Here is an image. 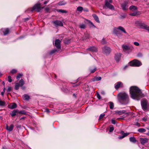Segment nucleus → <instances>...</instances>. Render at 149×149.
<instances>
[{"instance_id": "nucleus-1", "label": "nucleus", "mask_w": 149, "mask_h": 149, "mask_svg": "<svg viewBox=\"0 0 149 149\" xmlns=\"http://www.w3.org/2000/svg\"><path fill=\"white\" fill-rule=\"evenodd\" d=\"M130 91L131 97L133 99L139 100L140 98L143 97L141 90L136 86H131Z\"/></svg>"}, {"instance_id": "nucleus-5", "label": "nucleus", "mask_w": 149, "mask_h": 149, "mask_svg": "<svg viewBox=\"0 0 149 149\" xmlns=\"http://www.w3.org/2000/svg\"><path fill=\"white\" fill-rule=\"evenodd\" d=\"M141 105L143 109L145 110L148 108V106L147 104V100L145 99H143L141 102Z\"/></svg>"}, {"instance_id": "nucleus-42", "label": "nucleus", "mask_w": 149, "mask_h": 149, "mask_svg": "<svg viewBox=\"0 0 149 149\" xmlns=\"http://www.w3.org/2000/svg\"><path fill=\"white\" fill-rule=\"evenodd\" d=\"M17 72V70L15 69H13L11 71V73L13 74Z\"/></svg>"}, {"instance_id": "nucleus-21", "label": "nucleus", "mask_w": 149, "mask_h": 149, "mask_svg": "<svg viewBox=\"0 0 149 149\" xmlns=\"http://www.w3.org/2000/svg\"><path fill=\"white\" fill-rule=\"evenodd\" d=\"M140 13V12L139 11L136 10V11H134V13H130V15L132 16H135L136 15H139Z\"/></svg>"}, {"instance_id": "nucleus-25", "label": "nucleus", "mask_w": 149, "mask_h": 149, "mask_svg": "<svg viewBox=\"0 0 149 149\" xmlns=\"http://www.w3.org/2000/svg\"><path fill=\"white\" fill-rule=\"evenodd\" d=\"M20 86H22L24 84V82L23 79H21L18 83Z\"/></svg>"}, {"instance_id": "nucleus-44", "label": "nucleus", "mask_w": 149, "mask_h": 149, "mask_svg": "<svg viewBox=\"0 0 149 149\" xmlns=\"http://www.w3.org/2000/svg\"><path fill=\"white\" fill-rule=\"evenodd\" d=\"M116 113L119 114H121L122 113H123L124 112L122 111H118L116 112Z\"/></svg>"}, {"instance_id": "nucleus-64", "label": "nucleus", "mask_w": 149, "mask_h": 149, "mask_svg": "<svg viewBox=\"0 0 149 149\" xmlns=\"http://www.w3.org/2000/svg\"><path fill=\"white\" fill-rule=\"evenodd\" d=\"M101 94H104V91H102L101 92Z\"/></svg>"}, {"instance_id": "nucleus-29", "label": "nucleus", "mask_w": 149, "mask_h": 149, "mask_svg": "<svg viewBox=\"0 0 149 149\" xmlns=\"http://www.w3.org/2000/svg\"><path fill=\"white\" fill-rule=\"evenodd\" d=\"M143 28L149 32V26L146 25H144L143 26Z\"/></svg>"}, {"instance_id": "nucleus-40", "label": "nucleus", "mask_w": 149, "mask_h": 149, "mask_svg": "<svg viewBox=\"0 0 149 149\" xmlns=\"http://www.w3.org/2000/svg\"><path fill=\"white\" fill-rule=\"evenodd\" d=\"M114 128L113 126L110 127L109 132H112L114 130Z\"/></svg>"}, {"instance_id": "nucleus-15", "label": "nucleus", "mask_w": 149, "mask_h": 149, "mask_svg": "<svg viewBox=\"0 0 149 149\" xmlns=\"http://www.w3.org/2000/svg\"><path fill=\"white\" fill-rule=\"evenodd\" d=\"M122 84L121 82H118L116 84H115V88L116 89H118L119 88L122 87Z\"/></svg>"}, {"instance_id": "nucleus-13", "label": "nucleus", "mask_w": 149, "mask_h": 149, "mask_svg": "<svg viewBox=\"0 0 149 149\" xmlns=\"http://www.w3.org/2000/svg\"><path fill=\"white\" fill-rule=\"evenodd\" d=\"M121 54L120 53H117L116 54L115 56V58L117 62H118L121 59Z\"/></svg>"}, {"instance_id": "nucleus-17", "label": "nucleus", "mask_w": 149, "mask_h": 149, "mask_svg": "<svg viewBox=\"0 0 149 149\" xmlns=\"http://www.w3.org/2000/svg\"><path fill=\"white\" fill-rule=\"evenodd\" d=\"M14 125L13 124L10 125L9 126L7 125L6 126V129L10 132L13 129Z\"/></svg>"}, {"instance_id": "nucleus-49", "label": "nucleus", "mask_w": 149, "mask_h": 149, "mask_svg": "<svg viewBox=\"0 0 149 149\" xmlns=\"http://www.w3.org/2000/svg\"><path fill=\"white\" fill-rule=\"evenodd\" d=\"M134 44L136 46H139V43L137 42H134Z\"/></svg>"}, {"instance_id": "nucleus-14", "label": "nucleus", "mask_w": 149, "mask_h": 149, "mask_svg": "<svg viewBox=\"0 0 149 149\" xmlns=\"http://www.w3.org/2000/svg\"><path fill=\"white\" fill-rule=\"evenodd\" d=\"M8 107V108L11 109H13L16 108L17 107V105L15 103H13L9 105Z\"/></svg>"}, {"instance_id": "nucleus-8", "label": "nucleus", "mask_w": 149, "mask_h": 149, "mask_svg": "<svg viewBox=\"0 0 149 149\" xmlns=\"http://www.w3.org/2000/svg\"><path fill=\"white\" fill-rule=\"evenodd\" d=\"M43 8L41 7V5L40 3H37L35 4L31 10H35L36 11L39 12Z\"/></svg>"}, {"instance_id": "nucleus-3", "label": "nucleus", "mask_w": 149, "mask_h": 149, "mask_svg": "<svg viewBox=\"0 0 149 149\" xmlns=\"http://www.w3.org/2000/svg\"><path fill=\"white\" fill-rule=\"evenodd\" d=\"M120 30L125 34H127L125 29L121 26H119L118 27L115 28L114 29L113 33L117 36H119L120 35V33L118 31Z\"/></svg>"}, {"instance_id": "nucleus-57", "label": "nucleus", "mask_w": 149, "mask_h": 149, "mask_svg": "<svg viewBox=\"0 0 149 149\" xmlns=\"http://www.w3.org/2000/svg\"><path fill=\"white\" fill-rule=\"evenodd\" d=\"M45 111L48 113L49 112V111L48 109H46Z\"/></svg>"}, {"instance_id": "nucleus-38", "label": "nucleus", "mask_w": 149, "mask_h": 149, "mask_svg": "<svg viewBox=\"0 0 149 149\" xmlns=\"http://www.w3.org/2000/svg\"><path fill=\"white\" fill-rule=\"evenodd\" d=\"M57 11L59 12L62 13H66L67 12L66 10H58Z\"/></svg>"}, {"instance_id": "nucleus-48", "label": "nucleus", "mask_w": 149, "mask_h": 149, "mask_svg": "<svg viewBox=\"0 0 149 149\" xmlns=\"http://www.w3.org/2000/svg\"><path fill=\"white\" fill-rule=\"evenodd\" d=\"M96 81H98L101 79V77H96Z\"/></svg>"}, {"instance_id": "nucleus-63", "label": "nucleus", "mask_w": 149, "mask_h": 149, "mask_svg": "<svg viewBox=\"0 0 149 149\" xmlns=\"http://www.w3.org/2000/svg\"><path fill=\"white\" fill-rule=\"evenodd\" d=\"M47 2H48L47 1H46L44 2V3L45 4H47Z\"/></svg>"}, {"instance_id": "nucleus-19", "label": "nucleus", "mask_w": 149, "mask_h": 149, "mask_svg": "<svg viewBox=\"0 0 149 149\" xmlns=\"http://www.w3.org/2000/svg\"><path fill=\"white\" fill-rule=\"evenodd\" d=\"M87 50H89L93 52H96L97 51V48L94 46L91 47L87 49Z\"/></svg>"}, {"instance_id": "nucleus-9", "label": "nucleus", "mask_w": 149, "mask_h": 149, "mask_svg": "<svg viewBox=\"0 0 149 149\" xmlns=\"http://www.w3.org/2000/svg\"><path fill=\"white\" fill-rule=\"evenodd\" d=\"M52 23L54 26L56 27L58 26H63V23L60 21L58 20H56L52 22Z\"/></svg>"}, {"instance_id": "nucleus-53", "label": "nucleus", "mask_w": 149, "mask_h": 149, "mask_svg": "<svg viewBox=\"0 0 149 149\" xmlns=\"http://www.w3.org/2000/svg\"><path fill=\"white\" fill-rule=\"evenodd\" d=\"M91 80L93 81H96V77L92 79H91Z\"/></svg>"}, {"instance_id": "nucleus-36", "label": "nucleus", "mask_w": 149, "mask_h": 149, "mask_svg": "<svg viewBox=\"0 0 149 149\" xmlns=\"http://www.w3.org/2000/svg\"><path fill=\"white\" fill-rule=\"evenodd\" d=\"M23 76V74L22 73L18 74L16 76V78L17 79H19L21 77Z\"/></svg>"}, {"instance_id": "nucleus-10", "label": "nucleus", "mask_w": 149, "mask_h": 149, "mask_svg": "<svg viewBox=\"0 0 149 149\" xmlns=\"http://www.w3.org/2000/svg\"><path fill=\"white\" fill-rule=\"evenodd\" d=\"M148 140L149 139L147 138H140V143L142 145H144V144L148 143Z\"/></svg>"}, {"instance_id": "nucleus-37", "label": "nucleus", "mask_w": 149, "mask_h": 149, "mask_svg": "<svg viewBox=\"0 0 149 149\" xmlns=\"http://www.w3.org/2000/svg\"><path fill=\"white\" fill-rule=\"evenodd\" d=\"M80 28L81 29H84L86 27V25L84 24H81L80 25Z\"/></svg>"}, {"instance_id": "nucleus-34", "label": "nucleus", "mask_w": 149, "mask_h": 149, "mask_svg": "<svg viewBox=\"0 0 149 149\" xmlns=\"http://www.w3.org/2000/svg\"><path fill=\"white\" fill-rule=\"evenodd\" d=\"M6 104L5 102L2 101L0 100V106H3L5 105Z\"/></svg>"}, {"instance_id": "nucleus-61", "label": "nucleus", "mask_w": 149, "mask_h": 149, "mask_svg": "<svg viewBox=\"0 0 149 149\" xmlns=\"http://www.w3.org/2000/svg\"><path fill=\"white\" fill-rule=\"evenodd\" d=\"M45 10L47 11H48L49 10V8H45Z\"/></svg>"}, {"instance_id": "nucleus-26", "label": "nucleus", "mask_w": 149, "mask_h": 149, "mask_svg": "<svg viewBox=\"0 0 149 149\" xmlns=\"http://www.w3.org/2000/svg\"><path fill=\"white\" fill-rule=\"evenodd\" d=\"M138 131L140 133H143L146 131V130L143 128H140L138 129Z\"/></svg>"}, {"instance_id": "nucleus-55", "label": "nucleus", "mask_w": 149, "mask_h": 149, "mask_svg": "<svg viewBox=\"0 0 149 149\" xmlns=\"http://www.w3.org/2000/svg\"><path fill=\"white\" fill-rule=\"evenodd\" d=\"M84 11L86 12H88V10L87 8H85L83 10Z\"/></svg>"}, {"instance_id": "nucleus-35", "label": "nucleus", "mask_w": 149, "mask_h": 149, "mask_svg": "<svg viewBox=\"0 0 149 149\" xmlns=\"http://www.w3.org/2000/svg\"><path fill=\"white\" fill-rule=\"evenodd\" d=\"M56 51L57 50L56 49H54L50 51V52H49V54L50 55H52V54L55 53Z\"/></svg>"}, {"instance_id": "nucleus-22", "label": "nucleus", "mask_w": 149, "mask_h": 149, "mask_svg": "<svg viewBox=\"0 0 149 149\" xmlns=\"http://www.w3.org/2000/svg\"><path fill=\"white\" fill-rule=\"evenodd\" d=\"M129 140L131 142L134 143H135L137 141L136 138L134 136L130 137L129 139Z\"/></svg>"}, {"instance_id": "nucleus-7", "label": "nucleus", "mask_w": 149, "mask_h": 149, "mask_svg": "<svg viewBox=\"0 0 149 149\" xmlns=\"http://www.w3.org/2000/svg\"><path fill=\"white\" fill-rule=\"evenodd\" d=\"M111 52V49L109 47L104 46L102 48V52L106 55H108Z\"/></svg>"}, {"instance_id": "nucleus-20", "label": "nucleus", "mask_w": 149, "mask_h": 149, "mask_svg": "<svg viewBox=\"0 0 149 149\" xmlns=\"http://www.w3.org/2000/svg\"><path fill=\"white\" fill-rule=\"evenodd\" d=\"M129 9L132 11H136L137 10V7L135 6L132 5L130 7Z\"/></svg>"}, {"instance_id": "nucleus-4", "label": "nucleus", "mask_w": 149, "mask_h": 149, "mask_svg": "<svg viewBox=\"0 0 149 149\" xmlns=\"http://www.w3.org/2000/svg\"><path fill=\"white\" fill-rule=\"evenodd\" d=\"M129 65L131 66L139 67L142 65V63L140 61L134 59L130 62Z\"/></svg>"}, {"instance_id": "nucleus-24", "label": "nucleus", "mask_w": 149, "mask_h": 149, "mask_svg": "<svg viewBox=\"0 0 149 149\" xmlns=\"http://www.w3.org/2000/svg\"><path fill=\"white\" fill-rule=\"evenodd\" d=\"M18 110L16 109L13 110L11 114V116H12L13 117L15 116L16 115V113H18Z\"/></svg>"}, {"instance_id": "nucleus-43", "label": "nucleus", "mask_w": 149, "mask_h": 149, "mask_svg": "<svg viewBox=\"0 0 149 149\" xmlns=\"http://www.w3.org/2000/svg\"><path fill=\"white\" fill-rule=\"evenodd\" d=\"M111 121L112 124H115L116 123V121L115 120L113 119H112L111 120Z\"/></svg>"}, {"instance_id": "nucleus-58", "label": "nucleus", "mask_w": 149, "mask_h": 149, "mask_svg": "<svg viewBox=\"0 0 149 149\" xmlns=\"http://www.w3.org/2000/svg\"><path fill=\"white\" fill-rule=\"evenodd\" d=\"M147 129H148L149 131L148 133H146V135L148 136H149V128H147Z\"/></svg>"}, {"instance_id": "nucleus-18", "label": "nucleus", "mask_w": 149, "mask_h": 149, "mask_svg": "<svg viewBox=\"0 0 149 149\" xmlns=\"http://www.w3.org/2000/svg\"><path fill=\"white\" fill-rule=\"evenodd\" d=\"M127 4V2L125 1L121 4V7L123 10H125L127 9L126 7Z\"/></svg>"}, {"instance_id": "nucleus-59", "label": "nucleus", "mask_w": 149, "mask_h": 149, "mask_svg": "<svg viewBox=\"0 0 149 149\" xmlns=\"http://www.w3.org/2000/svg\"><path fill=\"white\" fill-rule=\"evenodd\" d=\"M126 17V15H123L121 16V17L123 18H125Z\"/></svg>"}, {"instance_id": "nucleus-47", "label": "nucleus", "mask_w": 149, "mask_h": 149, "mask_svg": "<svg viewBox=\"0 0 149 149\" xmlns=\"http://www.w3.org/2000/svg\"><path fill=\"white\" fill-rule=\"evenodd\" d=\"M101 42L103 44H106V42L105 40V39H103L101 41Z\"/></svg>"}, {"instance_id": "nucleus-2", "label": "nucleus", "mask_w": 149, "mask_h": 149, "mask_svg": "<svg viewBox=\"0 0 149 149\" xmlns=\"http://www.w3.org/2000/svg\"><path fill=\"white\" fill-rule=\"evenodd\" d=\"M118 99L121 104H126L129 102V97L127 94L125 92L120 93L118 95Z\"/></svg>"}, {"instance_id": "nucleus-54", "label": "nucleus", "mask_w": 149, "mask_h": 149, "mask_svg": "<svg viewBox=\"0 0 149 149\" xmlns=\"http://www.w3.org/2000/svg\"><path fill=\"white\" fill-rule=\"evenodd\" d=\"M124 138V137L123 135L122 136H119L118 137V138L120 139H122L123 138Z\"/></svg>"}, {"instance_id": "nucleus-6", "label": "nucleus", "mask_w": 149, "mask_h": 149, "mask_svg": "<svg viewBox=\"0 0 149 149\" xmlns=\"http://www.w3.org/2000/svg\"><path fill=\"white\" fill-rule=\"evenodd\" d=\"M112 2L111 0H106L105 1V5L108 8L114 10V6L110 3Z\"/></svg>"}, {"instance_id": "nucleus-30", "label": "nucleus", "mask_w": 149, "mask_h": 149, "mask_svg": "<svg viewBox=\"0 0 149 149\" xmlns=\"http://www.w3.org/2000/svg\"><path fill=\"white\" fill-rule=\"evenodd\" d=\"M83 9V8L81 6H79L77 8V10L78 11L81 12Z\"/></svg>"}, {"instance_id": "nucleus-27", "label": "nucleus", "mask_w": 149, "mask_h": 149, "mask_svg": "<svg viewBox=\"0 0 149 149\" xmlns=\"http://www.w3.org/2000/svg\"><path fill=\"white\" fill-rule=\"evenodd\" d=\"M23 97L26 100H29L30 99V97L27 94H24L23 95Z\"/></svg>"}, {"instance_id": "nucleus-12", "label": "nucleus", "mask_w": 149, "mask_h": 149, "mask_svg": "<svg viewBox=\"0 0 149 149\" xmlns=\"http://www.w3.org/2000/svg\"><path fill=\"white\" fill-rule=\"evenodd\" d=\"M122 47L123 50L124 52H126L130 50L131 47L129 46L126 45H123L122 46Z\"/></svg>"}, {"instance_id": "nucleus-32", "label": "nucleus", "mask_w": 149, "mask_h": 149, "mask_svg": "<svg viewBox=\"0 0 149 149\" xmlns=\"http://www.w3.org/2000/svg\"><path fill=\"white\" fill-rule=\"evenodd\" d=\"M20 86L18 83H16L15 86V90H17L19 88Z\"/></svg>"}, {"instance_id": "nucleus-28", "label": "nucleus", "mask_w": 149, "mask_h": 149, "mask_svg": "<svg viewBox=\"0 0 149 149\" xmlns=\"http://www.w3.org/2000/svg\"><path fill=\"white\" fill-rule=\"evenodd\" d=\"M121 133L123 134L124 137L129 135L130 133H124L123 131H122L121 132Z\"/></svg>"}, {"instance_id": "nucleus-33", "label": "nucleus", "mask_w": 149, "mask_h": 149, "mask_svg": "<svg viewBox=\"0 0 149 149\" xmlns=\"http://www.w3.org/2000/svg\"><path fill=\"white\" fill-rule=\"evenodd\" d=\"M96 70V68L95 67L93 69H92L91 68H90V70L91 72L92 73H94Z\"/></svg>"}, {"instance_id": "nucleus-56", "label": "nucleus", "mask_w": 149, "mask_h": 149, "mask_svg": "<svg viewBox=\"0 0 149 149\" xmlns=\"http://www.w3.org/2000/svg\"><path fill=\"white\" fill-rule=\"evenodd\" d=\"M147 120V118L146 117H144L143 118V120L144 121H146Z\"/></svg>"}, {"instance_id": "nucleus-23", "label": "nucleus", "mask_w": 149, "mask_h": 149, "mask_svg": "<svg viewBox=\"0 0 149 149\" xmlns=\"http://www.w3.org/2000/svg\"><path fill=\"white\" fill-rule=\"evenodd\" d=\"M92 16L94 19H95V20L98 23H100V21L99 20V19L97 17V16L95 15V14H93L92 15Z\"/></svg>"}, {"instance_id": "nucleus-11", "label": "nucleus", "mask_w": 149, "mask_h": 149, "mask_svg": "<svg viewBox=\"0 0 149 149\" xmlns=\"http://www.w3.org/2000/svg\"><path fill=\"white\" fill-rule=\"evenodd\" d=\"M55 46L58 49L61 48V41L58 39H56L55 42Z\"/></svg>"}, {"instance_id": "nucleus-41", "label": "nucleus", "mask_w": 149, "mask_h": 149, "mask_svg": "<svg viewBox=\"0 0 149 149\" xmlns=\"http://www.w3.org/2000/svg\"><path fill=\"white\" fill-rule=\"evenodd\" d=\"M18 113L22 114H25L26 113V112L24 110H22L19 111H18Z\"/></svg>"}, {"instance_id": "nucleus-31", "label": "nucleus", "mask_w": 149, "mask_h": 149, "mask_svg": "<svg viewBox=\"0 0 149 149\" xmlns=\"http://www.w3.org/2000/svg\"><path fill=\"white\" fill-rule=\"evenodd\" d=\"M109 107L110 109H112L114 107L113 104L112 102H109Z\"/></svg>"}, {"instance_id": "nucleus-45", "label": "nucleus", "mask_w": 149, "mask_h": 149, "mask_svg": "<svg viewBox=\"0 0 149 149\" xmlns=\"http://www.w3.org/2000/svg\"><path fill=\"white\" fill-rule=\"evenodd\" d=\"M12 88L11 87L9 86L8 87L7 91V92H10L11 91Z\"/></svg>"}, {"instance_id": "nucleus-62", "label": "nucleus", "mask_w": 149, "mask_h": 149, "mask_svg": "<svg viewBox=\"0 0 149 149\" xmlns=\"http://www.w3.org/2000/svg\"><path fill=\"white\" fill-rule=\"evenodd\" d=\"M4 92L3 91V92H1V95H4Z\"/></svg>"}, {"instance_id": "nucleus-39", "label": "nucleus", "mask_w": 149, "mask_h": 149, "mask_svg": "<svg viewBox=\"0 0 149 149\" xmlns=\"http://www.w3.org/2000/svg\"><path fill=\"white\" fill-rule=\"evenodd\" d=\"M66 4V3L63 1L60 2L58 3V5L60 6L64 5Z\"/></svg>"}, {"instance_id": "nucleus-60", "label": "nucleus", "mask_w": 149, "mask_h": 149, "mask_svg": "<svg viewBox=\"0 0 149 149\" xmlns=\"http://www.w3.org/2000/svg\"><path fill=\"white\" fill-rule=\"evenodd\" d=\"M128 66H129V65H126L125 66L124 68V69H126L128 67Z\"/></svg>"}, {"instance_id": "nucleus-51", "label": "nucleus", "mask_w": 149, "mask_h": 149, "mask_svg": "<svg viewBox=\"0 0 149 149\" xmlns=\"http://www.w3.org/2000/svg\"><path fill=\"white\" fill-rule=\"evenodd\" d=\"M97 98L99 99H101L100 95L98 93H97Z\"/></svg>"}, {"instance_id": "nucleus-46", "label": "nucleus", "mask_w": 149, "mask_h": 149, "mask_svg": "<svg viewBox=\"0 0 149 149\" xmlns=\"http://www.w3.org/2000/svg\"><path fill=\"white\" fill-rule=\"evenodd\" d=\"M105 116V114H101L100 115L99 117V119L100 120L102 119Z\"/></svg>"}, {"instance_id": "nucleus-16", "label": "nucleus", "mask_w": 149, "mask_h": 149, "mask_svg": "<svg viewBox=\"0 0 149 149\" xmlns=\"http://www.w3.org/2000/svg\"><path fill=\"white\" fill-rule=\"evenodd\" d=\"M1 31L3 33L4 35L8 34L9 32V29L8 28L2 29H1Z\"/></svg>"}, {"instance_id": "nucleus-50", "label": "nucleus", "mask_w": 149, "mask_h": 149, "mask_svg": "<svg viewBox=\"0 0 149 149\" xmlns=\"http://www.w3.org/2000/svg\"><path fill=\"white\" fill-rule=\"evenodd\" d=\"M8 81L10 82H11L12 81L11 77L10 76H8Z\"/></svg>"}, {"instance_id": "nucleus-52", "label": "nucleus", "mask_w": 149, "mask_h": 149, "mask_svg": "<svg viewBox=\"0 0 149 149\" xmlns=\"http://www.w3.org/2000/svg\"><path fill=\"white\" fill-rule=\"evenodd\" d=\"M135 125H136L138 127H140V123H135Z\"/></svg>"}]
</instances>
